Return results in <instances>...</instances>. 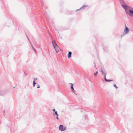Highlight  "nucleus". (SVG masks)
<instances>
[{
  "label": "nucleus",
  "instance_id": "f257e3e1",
  "mask_svg": "<svg viewBox=\"0 0 133 133\" xmlns=\"http://www.w3.org/2000/svg\"><path fill=\"white\" fill-rule=\"evenodd\" d=\"M53 46L54 48L56 53L58 52L60 49L59 47L57 45L56 43L55 42L54 43L53 41L52 42Z\"/></svg>",
  "mask_w": 133,
  "mask_h": 133
},
{
  "label": "nucleus",
  "instance_id": "f03ea898",
  "mask_svg": "<svg viewBox=\"0 0 133 133\" xmlns=\"http://www.w3.org/2000/svg\"><path fill=\"white\" fill-rule=\"evenodd\" d=\"M66 128V127H63V125H61L59 126V129L60 131H63L65 130Z\"/></svg>",
  "mask_w": 133,
  "mask_h": 133
},
{
  "label": "nucleus",
  "instance_id": "7ed1b4c3",
  "mask_svg": "<svg viewBox=\"0 0 133 133\" xmlns=\"http://www.w3.org/2000/svg\"><path fill=\"white\" fill-rule=\"evenodd\" d=\"M101 72L103 75H104V77H106L107 75L106 72L104 69L102 68L101 70Z\"/></svg>",
  "mask_w": 133,
  "mask_h": 133
},
{
  "label": "nucleus",
  "instance_id": "20e7f679",
  "mask_svg": "<svg viewBox=\"0 0 133 133\" xmlns=\"http://www.w3.org/2000/svg\"><path fill=\"white\" fill-rule=\"evenodd\" d=\"M71 85V91L72 92L74 93V94H75L76 95H77V94L76 93V92L75 91V90H74L73 86V84L72 83H70Z\"/></svg>",
  "mask_w": 133,
  "mask_h": 133
},
{
  "label": "nucleus",
  "instance_id": "39448f33",
  "mask_svg": "<svg viewBox=\"0 0 133 133\" xmlns=\"http://www.w3.org/2000/svg\"><path fill=\"white\" fill-rule=\"evenodd\" d=\"M125 26L124 32V33H125L127 34L128 33V31H129V30L128 28L126 26L125 24Z\"/></svg>",
  "mask_w": 133,
  "mask_h": 133
},
{
  "label": "nucleus",
  "instance_id": "423d86ee",
  "mask_svg": "<svg viewBox=\"0 0 133 133\" xmlns=\"http://www.w3.org/2000/svg\"><path fill=\"white\" fill-rule=\"evenodd\" d=\"M129 15L130 16H133V11L131 10H129Z\"/></svg>",
  "mask_w": 133,
  "mask_h": 133
},
{
  "label": "nucleus",
  "instance_id": "0eeeda50",
  "mask_svg": "<svg viewBox=\"0 0 133 133\" xmlns=\"http://www.w3.org/2000/svg\"><path fill=\"white\" fill-rule=\"evenodd\" d=\"M121 6L125 10H127V9L129 7V6L127 5H125L124 4L122 5V4Z\"/></svg>",
  "mask_w": 133,
  "mask_h": 133
},
{
  "label": "nucleus",
  "instance_id": "6e6552de",
  "mask_svg": "<svg viewBox=\"0 0 133 133\" xmlns=\"http://www.w3.org/2000/svg\"><path fill=\"white\" fill-rule=\"evenodd\" d=\"M87 6L85 5H83L82 7L81 8L79 9L76 10V12H77V11H78L79 10H80L82 9H84L85 8L87 7Z\"/></svg>",
  "mask_w": 133,
  "mask_h": 133
},
{
  "label": "nucleus",
  "instance_id": "1a4fd4ad",
  "mask_svg": "<svg viewBox=\"0 0 133 133\" xmlns=\"http://www.w3.org/2000/svg\"><path fill=\"white\" fill-rule=\"evenodd\" d=\"M120 4H121V5H122V4L123 5L124 4H125V2H124V1L123 0H119Z\"/></svg>",
  "mask_w": 133,
  "mask_h": 133
},
{
  "label": "nucleus",
  "instance_id": "9d476101",
  "mask_svg": "<svg viewBox=\"0 0 133 133\" xmlns=\"http://www.w3.org/2000/svg\"><path fill=\"white\" fill-rule=\"evenodd\" d=\"M72 52L71 51H69L68 55V58H70L71 57Z\"/></svg>",
  "mask_w": 133,
  "mask_h": 133
},
{
  "label": "nucleus",
  "instance_id": "9b49d317",
  "mask_svg": "<svg viewBox=\"0 0 133 133\" xmlns=\"http://www.w3.org/2000/svg\"><path fill=\"white\" fill-rule=\"evenodd\" d=\"M105 80V81L107 82H109L111 81H113L112 80H109V79H106V77H104V78Z\"/></svg>",
  "mask_w": 133,
  "mask_h": 133
},
{
  "label": "nucleus",
  "instance_id": "f8f14e48",
  "mask_svg": "<svg viewBox=\"0 0 133 133\" xmlns=\"http://www.w3.org/2000/svg\"><path fill=\"white\" fill-rule=\"evenodd\" d=\"M4 95V92L2 91H0V96H3Z\"/></svg>",
  "mask_w": 133,
  "mask_h": 133
},
{
  "label": "nucleus",
  "instance_id": "ddd939ff",
  "mask_svg": "<svg viewBox=\"0 0 133 133\" xmlns=\"http://www.w3.org/2000/svg\"><path fill=\"white\" fill-rule=\"evenodd\" d=\"M41 6H42L43 9H44V8H45V7L44 6V5L43 4L42 2H41Z\"/></svg>",
  "mask_w": 133,
  "mask_h": 133
},
{
  "label": "nucleus",
  "instance_id": "4468645a",
  "mask_svg": "<svg viewBox=\"0 0 133 133\" xmlns=\"http://www.w3.org/2000/svg\"><path fill=\"white\" fill-rule=\"evenodd\" d=\"M33 86L34 87H35V84H36V83H35V81H34L33 83Z\"/></svg>",
  "mask_w": 133,
  "mask_h": 133
},
{
  "label": "nucleus",
  "instance_id": "2eb2a0df",
  "mask_svg": "<svg viewBox=\"0 0 133 133\" xmlns=\"http://www.w3.org/2000/svg\"><path fill=\"white\" fill-rule=\"evenodd\" d=\"M98 73L97 71L94 74V76L95 77H96L97 76V75Z\"/></svg>",
  "mask_w": 133,
  "mask_h": 133
},
{
  "label": "nucleus",
  "instance_id": "dca6fc26",
  "mask_svg": "<svg viewBox=\"0 0 133 133\" xmlns=\"http://www.w3.org/2000/svg\"><path fill=\"white\" fill-rule=\"evenodd\" d=\"M126 34H125V33H124V32H123V34L122 35H121V38H122V37L123 36H124V35H125Z\"/></svg>",
  "mask_w": 133,
  "mask_h": 133
},
{
  "label": "nucleus",
  "instance_id": "f3484780",
  "mask_svg": "<svg viewBox=\"0 0 133 133\" xmlns=\"http://www.w3.org/2000/svg\"><path fill=\"white\" fill-rule=\"evenodd\" d=\"M24 74L25 75V76H27L28 75V73H27L26 71L24 72Z\"/></svg>",
  "mask_w": 133,
  "mask_h": 133
},
{
  "label": "nucleus",
  "instance_id": "a211bd4d",
  "mask_svg": "<svg viewBox=\"0 0 133 133\" xmlns=\"http://www.w3.org/2000/svg\"><path fill=\"white\" fill-rule=\"evenodd\" d=\"M104 50V51H107V47H105L103 48Z\"/></svg>",
  "mask_w": 133,
  "mask_h": 133
},
{
  "label": "nucleus",
  "instance_id": "6ab92c4d",
  "mask_svg": "<svg viewBox=\"0 0 133 133\" xmlns=\"http://www.w3.org/2000/svg\"><path fill=\"white\" fill-rule=\"evenodd\" d=\"M114 87H115L116 89H117L118 88V87L116 86V85L115 84H114L113 85Z\"/></svg>",
  "mask_w": 133,
  "mask_h": 133
},
{
  "label": "nucleus",
  "instance_id": "aec40b11",
  "mask_svg": "<svg viewBox=\"0 0 133 133\" xmlns=\"http://www.w3.org/2000/svg\"><path fill=\"white\" fill-rule=\"evenodd\" d=\"M57 114H58L57 112V111H55V113L54 114V115H57Z\"/></svg>",
  "mask_w": 133,
  "mask_h": 133
},
{
  "label": "nucleus",
  "instance_id": "412c9836",
  "mask_svg": "<svg viewBox=\"0 0 133 133\" xmlns=\"http://www.w3.org/2000/svg\"><path fill=\"white\" fill-rule=\"evenodd\" d=\"M56 118L57 119H58V114L56 115Z\"/></svg>",
  "mask_w": 133,
  "mask_h": 133
},
{
  "label": "nucleus",
  "instance_id": "4be33fe9",
  "mask_svg": "<svg viewBox=\"0 0 133 133\" xmlns=\"http://www.w3.org/2000/svg\"><path fill=\"white\" fill-rule=\"evenodd\" d=\"M125 12L127 14H128V11H127V10H125Z\"/></svg>",
  "mask_w": 133,
  "mask_h": 133
},
{
  "label": "nucleus",
  "instance_id": "5701e85b",
  "mask_svg": "<svg viewBox=\"0 0 133 133\" xmlns=\"http://www.w3.org/2000/svg\"><path fill=\"white\" fill-rule=\"evenodd\" d=\"M37 79V78H34V81H35H35H36Z\"/></svg>",
  "mask_w": 133,
  "mask_h": 133
},
{
  "label": "nucleus",
  "instance_id": "b1692460",
  "mask_svg": "<svg viewBox=\"0 0 133 133\" xmlns=\"http://www.w3.org/2000/svg\"><path fill=\"white\" fill-rule=\"evenodd\" d=\"M40 88V86L39 85H37V88Z\"/></svg>",
  "mask_w": 133,
  "mask_h": 133
},
{
  "label": "nucleus",
  "instance_id": "393cba45",
  "mask_svg": "<svg viewBox=\"0 0 133 133\" xmlns=\"http://www.w3.org/2000/svg\"><path fill=\"white\" fill-rule=\"evenodd\" d=\"M52 111H54V112H55V111H55V109H53L52 110Z\"/></svg>",
  "mask_w": 133,
  "mask_h": 133
},
{
  "label": "nucleus",
  "instance_id": "a878e982",
  "mask_svg": "<svg viewBox=\"0 0 133 133\" xmlns=\"http://www.w3.org/2000/svg\"><path fill=\"white\" fill-rule=\"evenodd\" d=\"M34 50L35 51V52L36 53V50L34 48Z\"/></svg>",
  "mask_w": 133,
  "mask_h": 133
},
{
  "label": "nucleus",
  "instance_id": "bb28decb",
  "mask_svg": "<svg viewBox=\"0 0 133 133\" xmlns=\"http://www.w3.org/2000/svg\"><path fill=\"white\" fill-rule=\"evenodd\" d=\"M32 49H34V47H33V46L32 45Z\"/></svg>",
  "mask_w": 133,
  "mask_h": 133
},
{
  "label": "nucleus",
  "instance_id": "cd10ccee",
  "mask_svg": "<svg viewBox=\"0 0 133 133\" xmlns=\"http://www.w3.org/2000/svg\"><path fill=\"white\" fill-rule=\"evenodd\" d=\"M44 13L45 15H46V11H45V12H44Z\"/></svg>",
  "mask_w": 133,
  "mask_h": 133
},
{
  "label": "nucleus",
  "instance_id": "c85d7f7f",
  "mask_svg": "<svg viewBox=\"0 0 133 133\" xmlns=\"http://www.w3.org/2000/svg\"><path fill=\"white\" fill-rule=\"evenodd\" d=\"M5 112V110H4L3 111V112H4V113Z\"/></svg>",
  "mask_w": 133,
  "mask_h": 133
}]
</instances>
